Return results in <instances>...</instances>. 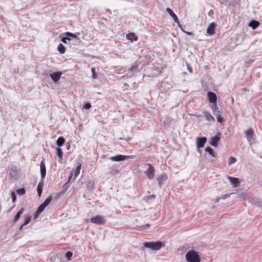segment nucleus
<instances>
[{"label": "nucleus", "instance_id": "f257e3e1", "mask_svg": "<svg viewBox=\"0 0 262 262\" xmlns=\"http://www.w3.org/2000/svg\"><path fill=\"white\" fill-rule=\"evenodd\" d=\"M188 262H200L201 258L198 253L194 250L189 251L185 256Z\"/></svg>", "mask_w": 262, "mask_h": 262}, {"label": "nucleus", "instance_id": "f03ea898", "mask_svg": "<svg viewBox=\"0 0 262 262\" xmlns=\"http://www.w3.org/2000/svg\"><path fill=\"white\" fill-rule=\"evenodd\" d=\"M144 246L146 248H150L153 250H158L161 248L163 244L160 241H157L156 242H145Z\"/></svg>", "mask_w": 262, "mask_h": 262}, {"label": "nucleus", "instance_id": "7ed1b4c3", "mask_svg": "<svg viewBox=\"0 0 262 262\" xmlns=\"http://www.w3.org/2000/svg\"><path fill=\"white\" fill-rule=\"evenodd\" d=\"M105 219L101 215H97L91 219V222L92 223L97 225H103L105 223Z\"/></svg>", "mask_w": 262, "mask_h": 262}, {"label": "nucleus", "instance_id": "20e7f679", "mask_svg": "<svg viewBox=\"0 0 262 262\" xmlns=\"http://www.w3.org/2000/svg\"><path fill=\"white\" fill-rule=\"evenodd\" d=\"M146 165L148 166V168L145 172V173L148 179H149V180H152L155 177V168L150 163H148Z\"/></svg>", "mask_w": 262, "mask_h": 262}, {"label": "nucleus", "instance_id": "39448f33", "mask_svg": "<svg viewBox=\"0 0 262 262\" xmlns=\"http://www.w3.org/2000/svg\"><path fill=\"white\" fill-rule=\"evenodd\" d=\"M132 156H125L122 155H118L112 157L110 158V159L113 161H121L125 160H128L129 159H132Z\"/></svg>", "mask_w": 262, "mask_h": 262}, {"label": "nucleus", "instance_id": "423d86ee", "mask_svg": "<svg viewBox=\"0 0 262 262\" xmlns=\"http://www.w3.org/2000/svg\"><path fill=\"white\" fill-rule=\"evenodd\" d=\"M52 199V196L50 195L49 197H48L44 202L41 204L37 209L38 210V211H40L41 213L44 210L45 208L50 204V203L51 202Z\"/></svg>", "mask_w": 262, "mask_h": 262}, {"label": "nucleus", "instance_id": "0eeeda50", "mask_svg": "<svg viewBox=\"0 0 262 262\" xmlns=\"http://www.w3.org/2000/svg\"><path fill=\"white\" fill-rule=\"evenodd\" d=\"M51 262H66L62 259V255L61 253H57L55 255L52 256L50 258Z\"/></svg>", "mask_w": 262, "mask_h": 262}, {"label": "nucleus", "instance_id": "6e6552de", "mask_svg": "<svg viewBox=\"0 0 262 262\" xmlns=\"http://www.w3.org/2000/svg\"><path fill=\"white\" fill-rule=\"evenodd\" d=\"M245 134L247 141L249 142H251L253 139V137L254 135V132L253 130L251 128H249L245 132Z\"/></svg>", "mask_w": 262, "mask_h": 262}, {"label": "nucleus", "instance_id": "1a4fd4ad", "mask_svg": "<svg viewBox=\"0 0 262 262\" xmlns=\"http://www.w3.org/2000/svg\"><path fill=\"white\" fill-rule=\"evenodd\" d=\"M207 139L205 137L198 138L196 139V146L198 148H203L206 142Z\"/></svg>", "mask_w": 262, "mask_h": 262}, {"label": "nucleus", "instance_id": "9d476101", "mask_svg": "<svg viewBox=\"0 0 262 262\" xmlns=\"http://www.w3.org/2000/svg\"><path fill=\"white\" fill-rule=\"evenodd\" d=\"M62 75V73L61 72H56L50 74V77L52 80L56 83L57 82L60 78V77Z\"/></svg>", "mask_w": 262, "mask_h": 262}, {"label": "nucleus", "instance_id": "9b49d317", "mask_svg": "<svg viewBox=\"0 0 262 262\" xmlns=\"http://www.w3.org/2000/svg\"><path fill=\"white\" fill-rule=\"evenodd\" d=\"M207 96L208 98V100L210 103H216L217 97L216 94L214 93L209 92L207 93Z\"/></svg>", "mask_w": 262, "mask_h": 262}, {"label": "nucleus", "instance_id": "f8f14e48", "mask_svg": "<svg viewBox=\"0 0 262 262\" xmlns=\"http://www.w3.org/2000/svg\"><path fill=\"white\" fill-rule=\"evenodd\" d=\"M40 174L41 178L42 180H43L46 177V168L45 163L43 161H41L40 164Z\"/></svg>", "mask_w": 262, "mask_h": 262}, {"label": "nucleus", "instance_id": "ddd939ff", "mask_svg": "<svg viewBox=\"0 0 262 262\" xmlns=\"http://www.w3.org/2000/svg\"><path fill=\"white\" fill-rule=\"evenodd\" d=\"M216 25L214 23H211L209 24L207 29V33L209 35H212L215 33V28Z\"/></svg>", "mask_w": 262, "mask_h": 262}, {"label": "nucleus", "instance_id": "4468645a", "mask_svg": "<svg viewBox=\"0 0 262 262\" xmlns=\"http://www.w3.org/2000/svg\"><path fill=\"white\" fill-rule=\"evenodd\" d=\"M227 178L229 179L231 184L234 187H237L238 186L239 184L240 183V182L238 178L231 177L230 176H228Z\"/></svg>", "mask_w": 262, "mask_h": 262}, {"label": "nucleus", "instance_id": "2eb2a0df", "mask_svg": "<svg viewBox=\"0 0 262 262\" xmlns=\"http://www.w3.org/2000/svg\"><path fill=\"white\" fill-rule=\"evenodd\" d=\"M167 179V176L166 174H162L157 178L158 184L161 186L163 182Z\"/></svg>", "mask_w": 262, "mask_h": 262}, {"label": "nucleus", "instance_id": "dca6fc26", "mask_svg": "<svg viewBox=\"0 0 262 262\" xmlns=\"http://www.w3.org/2000/svg\"><path fill=\"white\" fill-rule=\"evenodd\" d=\"M220 140V138L217 136L213 137L210 140V144L213 146L216 147Z\"/></svg>", "mask_w": 262, "mask_h": 262}, {"label": "nucleus", "instance_id": "f3484780", "mask_svg": "<svg viewBox=\"0 0 262 262\" xmlns=\"http://www.w3.org/2000/svg\"><path fill=\"white\" fill-rule=\"evenodd\" d=\"M166 11L169 13V14L173 18L174 22L179 23V19L177 16L173 12V11L169 8H167L166 9Z\"/></svg>", "mask_w": 262, "mask_h": 262}, {"label": "nucleus", "instance_id": "a211bd4d", "mask_svg": "<svg viewBox=\"0 0 262 262\" xmlns=\"http://www.w3.org/2000/svg\"><path fill=\"white\" fill-rule=\"evenodd\" d=\"M126 38L128 40H130L131 41H137L138 40V37L136 35V34L134 33H129L126 35Z\"/></svg>", "mask_w": 262, "mask_h": 262}, {"label": "nucleus", "instance_id": "6ab92c4d", "mask_svg": "<svg viewBox=\"0 0 262 262\" xmlns=\"http://www.w3.org/2000/svg\"><path fill=\"white\" fill-rule=\"evenodd\" d=\"M203 114L206 118V119L209 121L215 122V119L213 116L208 112L204 111Z\"/></svg>", "mask_w": 262, "mask_h": 262}, {"label": "nucleus", "instance_id": "aec40b11", "mask_svg": "<svg viewBox=\"0 0 262 262\" xmlns=\"http://www.w3.org/2000/svg\"><path fill=\"white\" fill-rule=\"evenodd\" d=\"M24 210V208H22L17 212V213H16V214L15 215L13 220V222L14 223H16L18 220L20 215L23 213Z\"/></svg>", "mask_w": 262, "mask_h": 262}, {"label": "nucleus", "instance_id": "412c9836", "mask_svg": "<svg viewBox=\"0 0 262 262\" xmlns=\"http://www.w3.org/2000/svg\"><path fill=\"white\" fill-rule=\"evenodd\" d=\"M43 187V184L42 182H39L37 186V192L39 197H40Z\"/></svg>", "mask_w": 262, "mask_h": 262}, {"label": "nucleus", "instance_id": "4be33fe9", "mask_svg": "<svg viewBox=\"0 0 262 262\" xmlns=\"http://www.w3.org/2000/svg\"><path fill=\"white\" fill-rule=\"evenodd\" d=\"M249 26L253 29H255L259 26V23L256 20H252L249 24Z\"/></svg>", "mask_w": 262, "mask_h": 262}, {"label": "nucleus", "instance_id": "5701e85b", "mask_svg": "<svg viewBox=\"0 0 262 262\" xmlns=\"http://www.w3.org/2000/svg\"><path fill=\"white\" fill-rule=\"evenodd\" d=\"M56 151H57V156H58V157L59 158V162H61V161L62 160V155H63L62 151L60 148H57Z\"/></svg>", "mask_w": 262, "mask_h": 262}, {"label": "nucleus", "instance_id": "b1692460", "mask_svg": "<svg viewBox=\"0 0 262 262\" xmlns=\"http://www.w3.org/2000/svg\"><path fill=\"white\" fill-rule=\"evenodd\" d=\"M64 142L65 140L64 138L60 137L58 138V139L57 140L56 144L59 147H60L61 146L64 144Z\"/></svg>", "mask_w": 262, "mask_h": 262}, {"label": "nucleus", "instance_id": "393cba45", "mask_svg": "<svg viewBox=\"0 0 262 262\" xmlns=\"http://www.w3.org/2000/svg\"><path fill=\"white\" fill-rule=\"evenodd\" d=\"M220 113V111H218L216 113H214V115L216 116L217 122L222 123L223 122L224 119Z\"/></svg>", "mask_w": 262, "mask_h": 262}, {"label": "nucleus", "instance_id": "a878e982", "mask_svg": "<svg viewBox=\"0 0 262 262\" xmlns=\"http://www.w3.org/2000/svg\"><path fill=\"white\" fill-rule=\"evenodd\" d=\"M58 51L60 52L61 54H63L66 52V49L62 43H60L58 46L57 48Z\"/></svg>", "mask_w": 262, "mask_h": 262}, {"label": "nucleus", "instance_id": "bb28decb", "mask_svg": "<svg viewBox=\"0 0 262 262\" xmlns=\"http://www.w3.org/2000/svg\"><path fill=\"white\" fill-rule=\"evenodd\" d=\"M205 150L206 152H208L212 157H215V155L213 149L211 147H207L205 149Z\"/></svg>", "mask_w": 262, "mask_h": 262}, {"label": "nucleus", "instance_id": "cd10ccee", "mask_svg": "<svg viewBox=\"0 0 262 262\" xmlns=\"http://www.w3.org/2000/svg\"><path fill=\"white\" fill-rule=\"evenodd\" d=\"M81 168V164H79V165L77 166L75 171V173H74L75 178H76L79 174L80 170Z\"/></svg>", "mask_w": 262, "mask_h": 262}, {"label": "nucleus", "instance_id": "c85d7f7f", "mask_svg": "<svg viewBox=\"0 0 262 262\" xmlns=\"http://www.w3.org/2000/svg\"><path fill=\"white\" fill-rule=\"evenodd\" d=\"M73 256V252L71 251H68L66 253V257L68 261L71 260Z\"/></svg>", "mask_w": 262, "mask_h": 262}, {"label": "nucleus", "instance_id": "c756f323", "mask_svg": "<svg viewBox=\"0 0 262 262\" xmlns=\"http://www.w3.org/2000/svg\"><path fill=\"white\" fill-rule=\"evenodd\" d=\"M31 219V217L30 216H26L24 220V223L23 224V226H26L28 225L30 223Z\"/></svg>", "mask_w": 262, "mask_h": 262}, {"label": "nucleus", "instance_id": "7c9ffc66", "mask_svg": "<svg viewBox=\"0 0 262 262\" xmlns=\"http://www.w3.org/2000/svg\"><path fill=\"white\" fill-rule=\"evenodd\" d=\"M16 193L20 195H24L26 193V190L24 188H19L16 190Z\"/></svg>", "mask_w": 262, "mask_h": 262}, {"label": "nucleus", "instance_id": "2f4dec72", "mask_svg": "<svg viewBox=\"0 0 262 262\" xmlns=\"http://www.w3.org/2000/svg\"><path fill=\"white\" fill-rule=\"evenodd\" d=\"M236 161V160L235 158H234L233 157H230L228 160V164L230 165L232 164L235 163Z\"/></svg>", "mask_w": 262, "mask_h": 262}, {"label": "nucleus", "instance_id": "473e14b6", "mask_svg": "<svg viewBox=\"0 0 262 262\" xmlns=\"http://www.w3.org/2000/svg\"><path fill=\"white\" fill-rule=\"evenodd\" d=\"M66 35L68 36H70V37H71L72 38H74L77 37V36L75 34H74L72 33H71V32H67L66 33Z\"/></svg>", "mask_w": 262, "mask_h": 262}, {"label": "nucleus", "instance_id": "72a5a7b5", "mask_svg": "<svg viewBox=\"0 0 262 262\" xmlns=\"http://www.w3.org/2000/svg\"><path fill=\"white\" fill-rule=\"evenodd\" d=\"M212 110L214 111V113H216L218 111H217V110L219 109L218 107L216 105V103H214V104H213L212 106Z\"/></svg>", "mask_w": 262, "mask_h": 262}, {"label": "nucleus", "instance_id": "f704fd0d", "mask_svg": "<svg viewBox=\"0 0 262 262\" xmlns=\"http://www.w3.org/2000/svg\"><path fill=\"white\" fill-rule=\"evenodd\" d=\"M11 197H12V202L14 203L16 201V195L14 191L11 192Z\"/></svg>", "mask_w": 262, "mask_h": 262}, {"label": "nucleus", "instance_id": "c9c22d12", "mask_svg": "<svg viewBox=\"0 0 262 262\" xmlns=\"http://www.w3.org/2000/svg\"><path fill=\"white\" fill-rule=\"evenodd\" d=\"M40 213H41V212L40 211H38V210H37L35 212V214L34 215V220L37 219L39 217Z\"/></svg>", "mask_w": 262, "mask_h": 262}, {"label": "nucleus", "instance_id": "e433bc0d", "mask_svg": "<svg viewBox=\"0 0 262 262\" xmlns=\"http://www.w3.org/2000/svg\"><path fill=\"white\" fill-rule=\"evenodd\" d=\"M91 107V104L90 103H86L85 104H84L83 108L89 110Z\"/></svg>", "mask_w": 262, "mask_h": 262}, {"label": "nucleus", "instance_id": "4c0bfd02", "mask_svg": "<svg viewBox=\"0 0 262 262\" xmlns=\"http://www.w3.org/2000/svg\"><path fill=\"white\" fill-rule=\"evenodd\" d=\"M138 67V64H134V65H133L130 68H129V70L130 71H133L134 70L137 69Z\"/></svg>", "mask_w": 262, "mask_h": 262}, {"label": "nucleus", "instance_id": "58836bf2", "mask_svg": "<svg viewBox=\"0 0 262 262\" xmlns=\"http://www.w3.org/2000/svg\"><path fill=\"white\" fill-rule=\"evenodd\" d=\"M91 71L92 72V77L94 78V79H95L96 78V73H95V70L94 68H92L91 69Z\"/></svg>", "mask_w": 262, "mask_h": 262}, {"label": "nucleus", "instance_id": "ea45409f", "mask_svg": "<svg viewBox=\"0 0 262 262\" xmlns=\"http://www.w3.org/2000/svg\"><path fill=\"white\" fill-rule=\"evenodd\" d=\"M67 40H70V38H68V37H63L62 39H61V41L62 42H63V43H67Z\"/></svg>", "mask_w": 262, "mask_h": 262}, {"label": "nucleus", "instance_id": "a19ab883", "mask_svg": "<svg viewBox=\"0 0 262 262\" xmlns=\"http://www.w3.org/2000/svg\"><path fill=\"white\" fill-rule=\"evenodd\" d=\"M184 32L185 33H186V34L188 35H191L193 34V33L192 32H188V31H184Z\"/></svg>", "mask_w": 262, "mask_h": 262}, {"label": "nucleus", "instance_id": "79ce46f5", "mask_svg": "<svg viewBox=\"0 0 262 262\" xmlns=\"http://www.w3.org/2000/svg\"><path fill=\"white\" fill-rule=\"evenodd\" d=\"M213 14V11L212 10H210L208 12V15H211Z\"/></svg>", "mask_w": 262, "mask_h": 262}, {"label": "nucleus", "instance_id": "37998d69", "mask_svg": "<svg viewBox=\"0 0 262 262\" xmlns=\"http://www.w3.org/2000/svg\"><path fill=\"white\" fill-rule=\"evenodd\" d=\"M25 226H23V224L19 227V231H21L22 229H23V227H24Z\"/></svg>", "mask_w": 262, "mask_h": 262}, {"label": "nucleus", "instance_id": "c03bdc74", "mask_svg": "<svg viewBox=\"0 0 262 262\" xmlns=\"http://www.w3.org/2000/svg\"><path fill=\"white\" fill-rule=\"evenodd\" d=\"M144 226L149 227L150 226V225L149 224H147Z\"/></svg>", "mask_w": 262, "mask_h": 262}, {"label": "nucleus", "instance_id": "a18cd8bd", "mask_svg": "<svg viewBox=\"0 0 262 262\" xmlns=\"http://www.w3.org/2000/svg\"><path fill=\"white\" fill-rule=\"evenodd\" d=\"M150 196H151V198H155V195H150Z\"/></svg>", "mask_w": 262, "mask_h": 262}]
</instances>
